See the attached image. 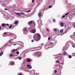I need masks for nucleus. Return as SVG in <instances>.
Masks as SVG:
<instances>
[{"label":"nucleus","mask_w":75,"mask_h":75,"mask_svg":"<svg viewBox=\"0 0 75 75\" xmlns=\"http://www.w3.org/2000/svg\"><path fill=\"white\" fill-rule=\"evenodd\" d=\"M41 37L40 36V34H35L34 36V39L36 41H38L40 39Z\"/></svg>","instance_id":"nucleus-1"},{"label":"nucleus","mask_w":75,"mask_h":75,"mask_svg":"<svg viewBox=\"0 0 75 75\" xmlns=\"http://www.w3.org/2000/svg\"><path fill=\"white\" fill-rule=\"evenodd\" d=\"M28 24L29 25H30V26H35V22L33 21L29 22Z\"/></svg>","instance_id":"nucleus-2"},{"label":"nucleus","mask_w":75,"mask_h":75,"mask_svg":"<svg viewBox=\"0 0 75 75\" xmlns=\"http://www.w3.org/2000/svg\"><path fill=\"white\" fill-rule=\"evenodd\" d=\"M35 56L38 57H40L41 55V52H38L36 53L35 54Z\"/></svg>","instance_id":"nucleus-3"},{"label":"nucleus","mask_w":75,"mask_h":75,"mask_svg":"<svg viewBox=\"0 0 75 75\" xmlns=\"http://www.w3.org/2000/svg\"><path fill=\"white\" fill-rule=\"evenodd\" d=\"M33 29H35V26H32L29 28V30L31 32Z\"/></svg>","instance_id":"nucleus-4"},{"label":"nucleus","mask_w":75,"mask_h":75,"mask_svg":"<svg viewBox=\"0 0 75 75\" xmlns=\"http://www.w3.org/2000/svg\"><path fill=\"white\" fill-rule=\"evenodd\" d=\"M23 32L24 33V34H27V33H28V30H27V29L26 28H25L23 30Z\"/></svg>","instance_id":"nucleus-5"},{"label":"nucleus","mask_w":75,"mask_h":75,"mask_svg":"<svg viewBox=\"0 0 75 75\" xmlns=\"http://www.w3.org/2000/svg\"><path fill=\"white\" fill-rule=\"evenodd\" d=\"M19 44L20 45L21 44V46L20 47V48H21V49H22V48H23V47H24V46L23 45V43L20 42V44Z\"/></svg>","instance_id":"nucleus-6"},{"label":"nucleus","mask_w":75,"mask_h":75,"mask_svg":"<svg viewBox=\"0 0 75 75\" xmlns=\"http://www.w3.org/2000/svg\"><path fill=\"white\" fill-rule=\"evenodd\" d=\"M8 46L10 47L11 45V40L8 41Z\"/></svg>","instance_id":"nucleus-7"},{"label":"nucleus","mask_w":75,"mask_h":75,"mask_svg":"<svg viewBox=\"0 0 75 75\" xmlns=\"http://www.w3.org/2000/svg\"><path fill=\"white\" fill-rule=\"evenodd\" d=\"M26 67H27V68H29V69H31V68H32L31 66L29 64L27 65H26Z\"/></svg>","instance_id":"nucleus-8"},{"label":"nucleus","mask_w":75,"mask_h":75,"mask_svg":"<svg viewBox=\"0 0 75 75\" xmlns=\"http://www.w3.org/2000/svg\"><path fill=\"white\" fill-rule=\"evenodd\" d=\"M70 44V41H68L66 44V45L67 47L69 46V44Z\"/></svg>","instance_id":"nucleus-9"},{"label":"nucleus","mask_w":75,"mask_h":75,"mask_svg":"<svg viewBox=\"0 0 75 75\" xmlns=\"http://www.w3.org/2000/svg\"><path fill=\"white\" fill-rule=\"evenodd\" d=\"M14 63L13 62H10V64L12 66H13V65H14Z\"/></svg>","instance_id":"nucleus-10"},{"label":"nucleus","mask_w":75,"mask_h":75,"mask_svg":"<svg viewBox=\"0 0 75 75\" xmlns=\"http://www.w3.org/2000/svg\"><path fill=\"white\" fill-rule=\"evenodd\" d=\"M57 55L58 57H62V56H63V54H57Z\"/></svg>","instance_id":"nucleus-11"},{"label":"nucleus","mask_w":75,"mask_h":75,"mask_svg":"<svg viewBox=\"0 0 75 75\" xmlns=\"http://www.w3.org/2000/svg\"><path fill=\"white\" fill-rule=\"evenodd\" d=\"M35 29H33V30H32L31 32H32V33H35V31H36L35 30Z\"/></svg>","instance_id":"nucleus-12"},{"label":"nucleus","mask_w":75,"mask_h":75,"mask_svg":"<svg viewBox=\"0 0 75 75\" xmlns=\"http://www.w3.org/2000/svg\"><path fill=\"white\" fill-rule=\"evenodd\" d=\"M17 75H24V74L21 72H20Z\"/></svg>","instance_id":"nucleus-13"},{"label":"nucleus","mask_w":75,"mask_h":75,"mask_svg":"<svg viewBox=\"0 0 75 75\" xmlns=\"http://www.w3.org/2000/svg\"><path fill=\"white\" fill-rule=\"evenodd\" d=\"M60 25L61 27H63L64 26V23L62 22H61L60 23Z\"/></svg>","instance_id":"nucleus-14"},{"label":"nucleus","mask_w":75,"mask_h":75,"mask_svg":"<svg viewBox=\"0 0 75 75\" xmlns=\"http://www.w3.org/2000/svg\"><path fill=\"white\" fill-rule=\"evenodd\" d=\"M14 24H15V25H17V24H18V21H15L14 22Z\"/></svg>","instance_id":"nucleus-15"},{"label":"nucleus","mask_w":75,"mask_h":75,"mask_svg":"<svg viewBox=\"0 0 75 75\" xmlns=\"http://www.w3.org/2000/svg\"><path fill=\"white\" fill-rule=\"evenodd\" d=\"M16 15L18 16H21V14L19 13H16Z\"/></svg>","instance_id":"nucleus-16"},{"label":"nucleus","mask_w":75,"mask_h":75,"mask_svg":"<svg viewBox=\"0 0 75 75\" xmlns=\"http://www.w3.org/2000/svg\"><path fill=\"white\" fill-rule=\"evenodd\" d=\"M38 16L39 17H40L41 16V13L39 12L38 14Z\"/></svg>","instance_id":"nucleus-17"},{"label":"nucleus","mask_w":75,"mask_h":75,"mask_svg":"<svg viewBox=\"0 0 75 75\" xmlns=\"http://www.w3.org/2000/svg\"><path fill=\"white\" fill-rule=\"evenodd\" d=\"M13 38H14L13 39H15L16 38V37H17V36H16V35H13Z\"/></svg>","instance_id":"nucleus-18"},{"label":"nucleus","mask_w":75,"mask_h":75,"mask_svg":"<svg viewBox=\"0 0 75 75\" xmlns=\"http://www.w3.org/2000/svg\"><path fill=\"white\" fill-rule=\"evenodd\" d=\"M72 37L75 38V32L74 33V35H72Z\"/></svg>","instance_id":"nucleus-19"},{"label":"nucleus","mask_w":75,"mask_h":75,"mask_svg":"<svg viewBox=\"0 0 75 75\" xmlns=\"http://www.w3.org/2000/svg\"><path fill=\"white\" fill-rule=\"evenodd\" d=\"M27 61L28 62H30L31 61V60L29 59H27Z\"/></svg>","instance_id":"nucleus-20"},{"label":"nucleus","mask_w":75,"mask_h":75,"mask_svg":"<svg viewBox=\"0 0 75 75\" xmlns=\"http://www.w3.org/2000/svg\"><path fill=\"white\" fill-rule=\"evenodd\" d=\"M52 42H51L49 45V46H52Z\"/></svg>","instance_id":"nucleus-21"},{"label":"nucleus","mask_w":75,"mask_h":75,"mask_svg":"<svg viewBox=\"0 0 75 75\" xmlns=\"http://www.w3.org/2000/svg\"><path fill=\"white\" fill-rule=\"evenodd\" d=\"M64 31V30L63 29H62L60 31V33H63V32Z\"/></svg>","instance_id":"nucleus-22"},{"label":"nucleus","mask_w":75,"mask_h":75,"mask_svg":"<svg viewBox=\"0 0 75 75\" xmlns=\"http://www.w3.org/2000/svg\"><path fill=\"white\" fill-rule=\"evenodd\" d=\"M53 30L55 32H57V29L56 28H54Z\"/></svg>","instance_id":"nucleus-23"},{"label":"nucleus","mask_w":75,"mask_h":75,"mask_svg":"<svg viewBox=\"0 0 75 75\" xmlns=\"http://www.w3.org/2000/svg\"><path fill=\"white\" fill-rule=\"evenodd\" d=\"M3 52H1L0 54V57H1V56L3 55Z\"/></svg>","instance_id":"nucleus-24"},{"label":"nucleus","mask_w":75,"mask_h":75,"mask_svg":"<svg viewBox=\"0 0 75 75\" xmlns=\"http://www.w3.org/2000/svg\"><path fill=\"white\" fill-rule=\"evenodd\" d=\"M9 57H14V56L13 55V54H11L9 55Z\"/></svg>","instance_id":"nucleus-25"},{"label":"nucleus","mask_w":75,"mask_h":75,"mask_svg":"<svg viewBox=\"0 0 75 75\" xmlns=\"http://www.w3.org/2000/svg\"><path fill=\"white\" fill-rule=\"evenodd\" d=\"M63 54L64 55H67V52H63Z\"/></svg>","instance_id":"nucleus-26"},{"label":"nucleus","mask_w":75,"mask_h":75,"mask_svg":"<svg viewBox=\"0 0 75 75\" xmlns=\"http://www.w3.org/2000/svg\"><path fill=\"white\" fill-rule=\"evenodd\" d=\"M20 14H22V15H24V13L23 12H21L20 13Z\"/></svg>","instance_id":"nucleus-27"},{"label":"nucleus","mask_w":75,"mask_h":75,"mask_svg":"<svg viewBox=\"0 0 75 75\" xmlns=\"http://www.w3.org/2000/svg\"><path fill=\"white\" fill-rule=\"evenodd\" d=\"M53 22H54V23H55V22H56L55 19H53Z\"/></svg>","instance_id":"nucleus-28"},{"label":"nucleus","mask_w":75,"mask_h":75,"mask_svg":"<svg viewBox=\"0 0 75 75\" xmlns=\"http://www.w3.org/2000/svg\"><path fill=\"white\" fill-rule=\"evenodd\" d=\"M63 51H65V47H64L63 48V49H62Z\"/></svg>","instance_id":"nucleus-29"},{"label":"nucleus","mask_w":75,"mask_h":75,"mask_svg":"<svg viewBox=\"0 0 75 75\" xmlns=\"http://www.w3.org/2000/svg\"><path fill=\"white\" fill-rule=\"evenodd\" d=\"M19 53H20L18 52H16V54H17V55H18V54H19Z\"/></svg>","instance_id":"nucleus-30"},{"label":"nucleus","mask_w":75,"mask_h":75,"mask_svg":"<svg viewBox=\"0 0 75 75\" xmlns=\"http://www.w3.org/2000/svg\"><path fill=\"white\" fill-rule=\"evenodd\" d=\"M18 59L19 60H21V59L22 58L21 57H19L18 58Z\"/></svg>","instance_id":"nucleus-31"},{"label":"nucleus","mask_w":75,"mask_h":75,"mask_svg":"<svg viewBox=\"0 0 75 75\" xmlns=\"http://www.w3.org/2000/svg\"><path fill=\"white\" fill-rule=\"evenodd\" d=\"M5 6H6V4H3L2 5V6H3V7H5Z\"/></svg>","instance_id":"nucleus-32"},{"label":"nucleus","mask_w":75,"mask_h":75,"mask_svg":"<svg viewBox=\"0 0 75 75\" xmlns=\"http://www.w3.org/2000/svg\"><path fill=\"white\" fill-rule=\"evenodd\" d=\"M30 11H31V10H29L28 11H27L26 12L27 13H29V12H30Z\"/></svg>","instance_id":"nucleus-33"},{"label":"nucleus","mask_w":75,"mask_h":75,"mask_svg":"<svg viewBox=\"0 0 75 75\" xmlns=\"http://www.w3.org/2000/svg\"><path fill=\"white\" fill-rule=\"evenodd\" d=\"M17 49L13 50V52H14L15 51H17Z\"/></svg>","instance_id":"nucleus-34"},{"label":"nucleus","mask_w":75,"mask_h":75,"mask_svg":"<svg viewBox=\"0 0 75 75\" xmlns=\"http://www.w3.org/2000/svg\"><path fill=\"white\" fill-rule=\"evenodd\" d=\"M13 27V26L12 25H11L9 27V28H11V27Z\"/></svg>","instance_id":"nucleus-35"},{"label":"nucleus","mask_w":75,"mask_h":75,"mask_svg":"<svg viewBox=\"0 0 75 75\" xmlns=\"http://www.w3.org/2000/svg\"><path fill=\"white\" fill-rule=\"evenodd\" d=\"M49 7L50 8H52V6H49Z\"/></svg>","instance_id":"nucleus-36"},{"label":"nucleus","mask_w":75,"mask_h":75,"mask_svg":"<svg viewBox=\"0 0 75 75\" xmlns=\"http://www.w3.org/2000/svg\"><path fill=\"white\" fill-rule=\"evenodd\" d=\"M2 27H4V26H5V25H4V24H2Z\"/></svg>","instance_id":"nucleus-37"},{"label":"nucleus","mask_w":75,"mask_h":75,"mask_svg":"<svg viewBox=\"0 0 75 75\" xmlns=\"http://www.w3.org/2000/svg\"><path fill=\"white\" fill-rule=\"evenodd\" d=\"M64 17H65V15H64L62 17V18H64Z\"/></svg>","instance_id":"nucleus-38"},{"label":"nucleus","mask_w":75,"mask_h":75,"mask_svg":"<svg viewBox=\"0 0 75 75\" xmlns=\"http://www.w3.org/2000/svg\"><path fill=\"white\" fill-rule=\"evenodd\" d=\"M22 65H25V63L24 62H23L22 64Z\"/></svg>","instance_id":"nucleus-39"},{"label":"nucleus","mask_w":75,"mask_h":75,"mask_svg":"<svg viewBox=\"0 0 75 75\" xmlns=\"http://www.w3.org/2000/svg\"><path fill=\"white\" fill-rule=\"evenodd\" d=\"M41 47H36V48H38V49H39V48H41Z\"/></svg>","instance_id":"nucleus-40"},{"label":"nucleus","mask_w":75,"mask_h":75,"mask_svg":"<svg viewBox=\"0 0 75 75\" xmlns=\"http://www.w3.org/2000/svg\"><path fill=\"white\" fill-rule=\"evenodd\" d=\"M56 72H57V70H55L54 71V73H56Z\"/></svg>","instance_id":"nucleus-41"},{"label":"nucleus","mask_w":75,"mask_h":75,"mask_svg":"<svg viewBox=\"0 0 75 75\" xmlns=\"http://www.w3.org/2000/svg\"><path fill=\"white\" fill-rule=\"evenodd\" d=\"M69 58H72V56H69Z\"/></svg>","instance_id":"nucleus-42"},{"label":"nucleus","mask_w":75,"mask_h":75,"mask_svg":"<svg viewBox=\"0 0 75 75\" xmlns=\"http://www.w3.org/2000/svg\"><path fill=\"white\" fill-rule=\"evenodd\" d=\"M69 14V13H67L65 14V16H67V15H68V14Z\"/></svg>","instance_id":"nucleus-43"},{"label":"nucleus","mask_w":75,"mask_h":75,"mask_svg":"<svg viewBox=\"0 0 75 75\" xmlns=\"http://www.w3.org/2000/svg\"><path fill=\"white\" fill-rule=\"evenodd\" d=\"M6 25H7V26H8H8H9V24H6Z\"/></svg>","instance_id":"nucleus-44"},{"label":"nucleus","mask_w":75,"mask_h":75,"mask_svg":"<svg viewBox=\"0 0 75 75\" xmlns=\"http://www.w3.org/2000/svg\"><path fill=\"white\" fill-rule=\"evenodd\" d=\"M50 39H51V38H50V37L48 38V40H50Z\"/></svg>","instance_id":"nucleus-45"},{"label":"nucleus","mask_w":75,"mask_h":75,"mask_svg":"<svg viewBox=\"0 0 75 75\" xmlns=\"http://www.w3.org/2000/svg\"><path fill=\"white\" fill-rule=\"evenodd\" d=\"M48 47V45H46V46H45V50H46V47Z\"/></svg>","instance_id":"nucleus-46"},{"label":"nucleus","mask_w":75,"mask_h":75,"mask_svg":"<svg viewBox=\"0 0 75 75\" xmlns=\"http://www.w3.org/2000/svg\"><path fill=\"white\" fill-rule=\"evenodd\" d=\"M40 22H41V20H39L38 21V22L39 23H40Z\"/></svg>","instance_id":"nucleus-47"},{"label":"nucleus","mask_w":75,"mask_h":75,"mask_svg":"<svg viewBox=\"0 0 75 75\" xmlns=\"http://www.w3.org/2000/svg\"><path fill=\"white\" fill-rule=\"evenodd\" d=\"M56 62L59 63V61H57Z\"/></svg>","instance_id":"nucleus-48"},{"label":"nucleus","mask_w":75,"mask_h":75,"mask_svg":"<svg viewBox=\"0 0 75 75\" xmlns=\"http://www.w3.org/2000/svg\"><path fill=\"white\" fill-rule=\"evenodd\" d=\"M4 10H7V9L5 8L4 9Z\"/></svg>","instance_id":"nucleus-49"},{"label":"nucleus","mask_w":75,"mask_h":75,"mask_svg":"<svg viewBox=\"0 0 75 75\" xmlns=\"http://www.w3.org/2000/svg\"><path fill=\"white\" fill-rule=\"evenodd\" d=\"M34 0H32V3H34Z\"/></svg>","instance_id":"nucleus-50"},{"label":"nucleus","mask_w":75,"mask_h":75,"mask_svg":"<svg viewBox=\"0 0 75 75\" xmlns=\"http://www.w3.org/2000/svg\"><path fill=\"white\" fill-rule=\"evenodd\" d=\"M72 46L73 48H75V46H74V45H72Z\"/></svg>","instance_id":"nucleus-51"},{"label":"nucleus","mask_w":75,"mask_h":75,"mask_svg":"<svg viewBox=\"0 0 75 75\" xmlns=\"http://www.w3.org/2000/svg\"><path fill=\"white\" fill-rule=\"evenodd\" d=\"M4 34L6 35V34H7V33L6 32H5L4 33Z\"/></svg>","instance_id":"nucleus-52"},{"label":"nucleus","mask_w":75,"mask_h":75,"mask_svg":"<svg viewBox=\"0 0 75 75\" xmlns=\"http://www.w3.org/2000/svg\"><path fill=\"white\" fill-rule=\"evenodd\" d=\"M32 42H34V40H32Z\"/></svg>","instance_id":"nucleus-53"},{"label":"nucleus","mask_w":75,"mask_h":75,"mask_svg":"<svg viewBox=\"0 0 75 75\" xmlns=\"http://www.w3.org/2000/svg\"><path fill=\"white\" fill-rule=\"evenodd\" d=\"M16 44H13V45H16Z\"/></svg>","instance_id":"nucleus-54"},{"label":"nucleus","mask_w":75,"mask_h":75,"mask_svg":"<svg viewBox=\"0 0 75 75\" xmlns=\"http://www.w3.org/2000/svg\"><path fill=\"white\" fill-rule=\"evenodd\" d=\"M26 51V50H25L23 52H24Z\"/></svg>","instance_id":"nucleus-55"},{"label":"nucleus","mask_w":75,"mask_h":75,"mask_svg":"<svg viewBox=\"0 0 75 75\" xmlns=\"http://www.w3.org/2000/svg\"><path fill=\"white\" fill-rule=\"evenodd\" d=\"M1 27H0V30H1Z\"/></svg>","instance_id":"nucleus-56"},{"label":"nucleus","mask_w":75,"mask_h":75,"mask_svg":"<svg viewBox=\"0 0 75 75\" xmlns=\"http://www.w3.org/2000/svg\"><path fill=\"white\" fill-rule=\"evenodd\" d=\"M48 30H49L48 29H47V31H48Z\"/></svg>","instance_id":"nucleus-57"},{"label":"nucleus","mask_w":75,"mask_h":75,"mask_svg":"<svg viewBox=\"0 0 75 75\" xmlns=\"http://www.w3.org/2000/svg\"><path fill=\"white\" fill-rule=\"evenodd\" d=\"M18 58H16V59H18Z\"/></svg>","instance_id":"nucleus-58"},{"label":"nucleus","mask_w":75,"mask_h":75,"mask_svg":"<svg viewBox=\"0 0 75 75\" xmlns=\"http://www.w3.org/2000/svg\"><path fill=\"white\" fill-rule=\"evenodd\" d=\"M42 45H44V44L42 43Z\"/></svg>","instance_id":"nucleus-59"},{"label":"nucleus","mask_w":75,"mask_h":75,"mask_svg":"<svg viewBox=\"0 0 75 75\" xmlns=\"http://www.w3.org/2000/svg\"><path fill=\"white\" fill-rule=\"evenodd\" d=\"M14 6H16V5H14Z\"/></svg>","instance_id":"nucleus-60"},{"label":"nucleus","mask_w":75,"mask_h":75,"mask_svg":"<svg viewBox=\"0 0 75 75\" xmlns=\"http://www.w3.org/2000/svg\"><path fill=\"white\" fill-rule=\"evenodd\" d=\"M54 68L55 69L56 68H55V67H54Z\"/></svg>","instance_id":"nucleus-61"},{"label":"nucleus","mask_w":75,"mask_h":75,"mask_svg":"<svg viewBox=\"0 0 75 75\" xmlns=\"http://www.w3.org/2000/svg\"><path fill=\"white\" fill-rule=\"evenodd\" d=\"M49 48H52V47H49Z\"/></svg>","instance_id":"nucleus-62"},{"label":"nucleus","mask_w":75,"mask_h":75,"mask_svg":"<svg viewBox=\"0 0 75 75\" xmlns=\"http://www.w3.org/2000/svg\"><path fill=\"white\" fill-rule=\"evenodd\" d=\"M67 1V2L68 1Z\"/></svg>","instance_id":"nucleus-63"},{"label":"nucleus","mask_w":75,"mask_h":75,"mask_svg":"<svg viewBox=\"0 0 75 75\" xmlns=\"http://www.w3.org/2000/svg\"><path fill=\"white\" fill-rule=\"evenodd\" d=\"M41 47H42V46H41Z\"/></svg>","instance_id":"nucleus-64"}]
</instances>
